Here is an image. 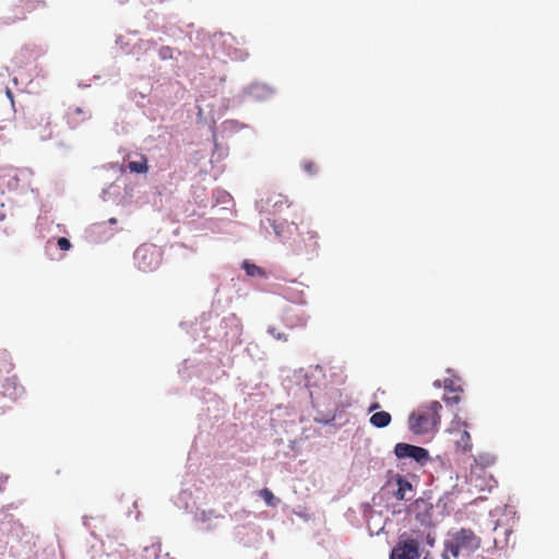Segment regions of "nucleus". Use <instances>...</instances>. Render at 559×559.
Masks as SVG:
<instances>
[{"label":"nucleus","mask_w":559,"mask_h":559,"mask_svg":"<svg viewBox=\"0 0 559 559\" xmlns=\"http://www.w3.org/2000/svg\"><path fill=\"white\" fill-rule=\"evenodd\" d=\"M442 405L438 401L419 406L408 417V428L417 436L428 435L438 430L441 423L440 412Z\"/></svg>","instance_id":"nucleus-1"},{"label":"nucleus","mask_w":559,"mask_h":559,"mask_svg":"<svg viewBox=\"0 0 559 559\" xmlns=\"http://www.w3.org/2000/svg\"><path fill=\"white\" fill-rule=\"evenodd\" d=\"M480 537L471 528L462 527L449 535L444 542L443 559L469 556L480 548Z\"/></svg>","instance_id":"nucleus-2"},{"label":"nucleus","mask_w":559,"mask_h":559,"mask_svg":"<svg viewBox=\"0 0 559 559\" xmlns=\"http://www.w3.org/2000/svg\"><path fill=\"white\" fill-rule=\"evenodd\" d=\"M295 229L297 230V237L290 243L292 253L307 261L318 257L319 242L317 231L304 225L301 227L295 225Z\"/></svg>","instance_id":"nucleus-3"},{"label":"nucleus","mask_w":559,"mask_h":559,"mask_svg":"<svg viewBox=\"0 0 559 559\" xmlns=\"http://www.w3.org/2000/svg\"><path fill=\"white\" fill-rule=\"evenodd\" d=\"M390 559H419V542L414 538H400L392 548Z\"/></svg>","instance_id":"nucleus-4"},{"label":"nucleus","mask_w":559,"mask_h":559,"mask_svg":"<svg viewBox=\"0 0 559 559\" xmlns=\"http://www.w3.org/2000/svg\"><path fill=\"white\" fill-rule=\"evenodd\" d=\"M394 454L399 459H413L420 464H424L429 459V452L426 449L403 442L395 445Z\"/></svg>","instance_id":"nucleus-5"},{"label":"nucleus","mask_w":559,"mask_h":559,"mask_svg":"<svg viewBox=\"0 0 559 559\" xmlns=\"http://www.w3.org/2000/svg\"><path fill=\"white\" fill-rule=\"evenodd\" d=\"M433 385L437 388H444L447 393L443 396V401L448 405L460 403L463 389L461 385V380L459 378L444 379L443 382H441L440 380H436L433 382Z\"/></svg>","instance_id":"nucleus-6"},{"label":"nucleus","mask_w":559,"mask_h":559,"mask_svg":"<svg viewBox=\"0 0 559 559\" xmlns=\"http://www.w3.org/2000/svg\"><path fill=\"white\" fill-rule=\"evenodd\" d=\"M134 260L139 270L143 272L153 271L158 265V255L155 250L147 246H141L134 253Z\"/></svg>","instance_id":"nucleus-7"},{"label":"nucleus","mask_w":559,"mask_h":559,"mask_svg":"<svg viewBox=\"0 0 559 559\" xmlns=\"http://www.w3.org/2000/svg\"><path fill=\"white\" fill-rule=\"evenodd\" d=\"M283 322L289 329L304 328L307 325L308 316L304 310L290 307L285 310Z\"/></svg>","instance_id":"nucleus-8"},{"label":"nucleus","mask_w":559,"mask_h":559,"mask_svg":"<svg viewBox=\"0 0 559 559\" xmlns=\"http://www.w3.org/2000/svg\"><path fill=\"white\" fill-rule=\"evenodd\" d=\"M23 392L16 382V377L2 376L0 380V396L16 399Z\"/></svg>","instance_id":"nucleus-9"},{"label":"nucleus","mask_w":559,"mask_h":559,"mask_svg":"<svg viewBox=\"0 0 559 559\" xmlns=\"http://www.w3.org/2000/svg\"><path fill=\"white\" fill-rule=\"evenodd\" d=\"M292 285L296 287L293 288L290 285H285L282 287V292L285 297L294 302H302L304 301V289L302 284L296 281L290 282Z\"/></svg>","instance_id":"nucleus-10"},{"label":"nucleus","mask_w":559,"mask_h":559,"mask_svg":"<svg viewBox=\"0 0 559 559\" xmlns=\"http://www.w3.org/2000/svg\"><path fill=\"white\" fill-rule=\"evenodd\" d=\"M457 426L463 427V430L460 432V438L456 440V447L462 449L464 452H468L472 450V438L469 432L466 430L467 424L465 421H457Z\"/></svg>","instance_id":"nucleus-11"},{"label":"nucleus","mask_w":559,"mask_h":559,"mask_svg":"<svg viewBox=\"0 0 559 559\" xmlns=\"http://www.w3.org/2000/svg\"><path fill=\"white\" fill-rule=\"evenodd\" d=\"M396 485L397 489L394 491L395 498L399 500H411L409 497H406V492L412 490V484L404 477L397 475Z\"/></svg>","instance_id":"nucleus-12"},{"label":"nucleus","mask_w":559,"mask_h":559,"mask_svg":"<svg viewBox=\"0 0 559 559\" xmlns=\"http://www.w3.org/2000/svg\"><path fill=\"white\" fill-rule=\"evenodd\" d=\"M369 421L373 427L384 428L390 425L391 415L385 411L377 412L371 415Z\"/></svg>","instance_id":"nucleus-13"},{"label":"nucleus","mask_w":559,"mask_h":559,"mask_svg":"<svg viewBox=\"0 0 559 559\" xmlns=\"http://www.w3.org/2000/svg\"><path fill=\"white\" fill-rule=\"evenodd\" d=\"M128 169L135 174H146L148 171L147 158L144 155H140L138 160L128 163Z\"/></svg>","instance_id":"nucleus-14"},{"label":"nucleus","mask_w":559,"mask_h":559,"mask_svg":"<svg viewBox=\"0 0 559 559\" xmlns=\"http://www.w3.org/2000/svg\"><path fill=\"white\" fill-rule=\"evenodd\" d=\"M242 266H243V269H245V271H246L248 276H251V277H263V276H265L264 270L262 267L253 264V263L245 261Z\"/></svg>","instance_id":"nucleus-15"},{"label":"nucleus","mask_w":559,"mask_h":559,"mask_svg":"<svg viewBox=\"0 0 559 559\" xmlns=\"http://www.w3.org/2000/svg\"><path fill=\"white\" fill-rule=\"evenodd\" d=\"M45 120V124H44V133L45 134H41L40 136L43 139L49 136V134L46 133L47 129L49 128L50 126V122L48 121V119H45L43 115H38V116H33L29 120H28V126L31 129H36V126H35V122H43Z\"/></svg>","instance_id":"nucleus-16"},{"label":"nucleus","mask_w":559,"mask_h":559,"mask_svg":"<svg viewBox=\"0 0 559 559\" xmlns=\"http://www.w3.org/2000/svg\"><path fill=\"white\" fill-rule=\"evenodd\" d=\"M259 496L270 507H275L278 502V499L273 495V492L269 488L261 489Z\"/></svg>","instance_id":"nucleus-17"},{"label":"nucleus","mask_w":559,"mask_h":559,"mask_svg":"<svg viewBox=\"0 0 559 559\" xmlns=\"http://www.w3.org/2000/svg\"><path fill=\"white\" fill-rule=\"evenodd\" d=\"M329 394V399L332 400V404L334 406V409L336 411L341 404V397H342V393L338 389H331L330 392L328 393Z\"/></svg>","instance_id":"nucleus-18"},{"label":"nucleus","mask_w":559,"mask_h":559,"mask_svg":"<svg viewBox=\"0 0 559 559\" xmlns=\"http://www.w3.org/2000/svg\"><path fill=\"white\" fill-rule=\"evenodd\" d=\"M301 165H302L304 170L309 175H314L318 171V166L314 162L305 160V162H302Z\"/></svg>","instance_id":"nucleus-19"},{"label":"nucleus","mask_w":559,"mask_h":559,"mask_svg":"<svg viewBox=\"0 0 559 559\" xmlns=\"http://www.w3.org/2000/svg\"><path fill=\"white\" fill-rule=\"evenodd\" d=\"M267 333L271 334L274 338L283 342H287V335L283 332H278L276 328L270 326L267 329Z\"/></svg>","instance_id":"nucleus-20"},{"label":"nucleus","mask_w":559,"mask_h":559,"mask_svg":"<svg viewBox=\"0 0 559 559\" xmlns=\"http://www.w3.org/2000/svg\"><path fill=\"white\" fill-rule=\"evenodd\" d=\"M158 55L162 59H170L173 58V49L169 46L160 47Z\"/></svg>","instance_id":"nucleus-21"},{"label":"nucleus","mask_w":559,"mask_h":559,"mask_svg":"<svg viewBox=\"0 0 559 559\" xmlns=\"http://www.w3.org/2000/svg\"><path fill=\"white\" fill-rule=\"evenodd\" d=\"M58 246H59V248L61 250L67 251V250H69L71 248V242H70V240L68 238L60 237L58 239Z\"/></svg>","instance_id":"nucleus-22"},{"label":"nucleus","mask_w":559,"mask_h":559,"mask_svg":"<svg viewBox=\"0 0 559 559\" xmlns=\"http://www.w3.org/2000/svg\"><path fill=\"white\" fill-rule=\"evenodd\" d=\"M379 407H380V405H379L378 403H374V404H372V405L369 407V412H372V411H374V409H377V408H379Z\"/></svg>","instance_id":"nucleus-23"},{"label":"nucleus","mask_w":559,"mask_h":559,"mask_svg":"<svg viewBox=\"0 0 559 559\" xmlns=\"http://www.w3.org/2000/svg\"><path fill=\"white\" fill-rule=\"evenodd\" d=\"M74 112H75L76 115H81V114H83V109H82V108H80V107H76V108L74 109Z\"/></svg>","instance_id":"nucleus-24"},{"label":"nucleus","mask_w":559,"mask_h":559,"mask_svg":"<svg viewBox=\"0 0 559 559\" xmlns=\"http://www.w3.org/2000/svg\"><path fill=\"white\" fill-rule=\"evenodd\" d=\"M275 234L280 235V231L277 230V227L274 226Z\"/></svg>","instance_id":"nucleus-25"},{"label":"nucleus","mask_w":559,"mask_h":559,"mask_svg":"<svg viewBox=\"0 0 559 559\" xmlns=\"http://www.w3.org/2000/svg\"><path fill=\"white\" fill-rule=\"evenodd\" d=\"M495 544H496V546L499 545V542H498L497 537H495Z\"/></svg>","instance_id":"nucleus-26"},{"label":"nucleus","mask_w":559,"mask_h":559,"mask_svg":"<svg viewBox=\"0 0 559 559\" xmlns=\"http://www.w3.org/2000/svg\"><path fill=\"white\" fill-rule=\"evenodd\" d=\"M424 559H431V558H429V557H425Z\"/></svg>","instance_id":"nucleus-27"}]
</instances>
